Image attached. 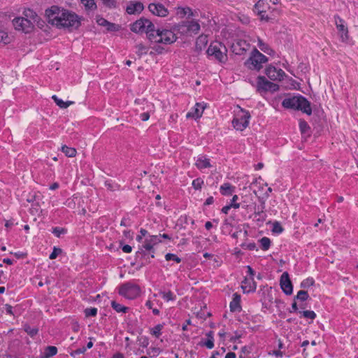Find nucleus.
Masks as SVG:
<instances>
[{
  "label": "nucleus",
  "instance_id": "20",
  "mask_svg": "<svg viewBox=\"0 0 358 358\" xmlns=\"http://www.w3.org/2000/svg\"><path fill=\"white\" fill-rule=\"evenodd\" d=\"M204 108H205V107L201 103H196L195 104L194 111L189 112L187 114V117H192L195 120L201 117L203 114Z\"/></svg>",
  "mask_w": 358,
  "mask_h": 358
},
{
  "label": "nucleus",
  "instance_id": "3",
  "mask_svg": "<svg viewBox=\"0 0 358 358\" xmlns=\"http://www.w3.org/2000/svg\"><path fill=\"white\" fill-rule=\"evenodd\" d=\"M227 52L226 47L222 43L217 41L211 43L206 51L208 56L214 57L216 60L221 63H224L227 61Z\"/></svg>",
  "mask_w": 358,
  "mask_h": 358
},
{
  "label": "nucleus",
  "instance_id": "51",
  "mask_svg": "<svg viewBox=\"0 0 358 358\" xmlns=\"http://www.w3.org/2000/svg\"><path fill=\"white\" fill-rule=\"evenodd\" d=\"M203 184V180L201 178H197L192 181V186L195 189H200Z\"/></svg>",
  "mask_w": 358,
  "mask_h": 358
},
{
  "label": "nucleus",
  "instance_id": "12",
  "mask_svg": "<svg viewBox=\"0 0 358 358\" xmlns=\"http://www.w3.org/2000/svg\"><path fill=\"white\" fill-rule=\"evenodd\" d=\"M148 10L152 15L161 17H166L169 14L168 8L160 2L150 3L148 5Z\"/></svg>",
  "mask_w": 358,
  "mask_h": 358
},
{
  "label": "nucleus",
  "instance_id": "47",
  "mask_svg": "<svg viewBox=\"0 0 358 358\" xmlns=\"http://www.w3.org/2000/svg\"><path fill=\"white\" fill-rule=\"evenodd\" d=\"M165 259L166 261L173 260V261L176 262V263H180L182 261L181 258L178 257L176 255L172 254V253H167L165 255Z\"/></svg>",
  "mask_w": 358,
  "mask_h": 358
},
{
  "label": "nucleus",
  "instance_id": "41",
  "mask_svg": "<svg viewBox=\"0 0 358 358\" xmlns=\"http://www.w3.org/2000/svg\"><path fill=\"white\" fill-rule=\"evenodd\" d=\"M24 330L31 337L35 336L38 334V329L32 328L28 324H24Z\"/></svg>",
  "mask_w": 358,
  "mask_h": 358
},
{
  "label": "nucleus",
  "instance_id": "38",
  "mask_svg": "<svg viewBox=\"0 0 358 358\" xmlns=\"http://www.w3.org/2000/svg\"><path fill=\"white\" fill-rule=\"evenodd\" d=\"M309 298V295L306 291L300 290L297 292L296 296L294 297V300H299L301 301H305Z\"/></svg>",
  "mask_w": 358,
  "mask_h": 358
},
{
  "label": "nucleus",
  "instance_id": "28",
  "mask_svg": "<svg viewBox=\"0 0 358 358\" xmlns=\"http://www.w3.org/2000/svg\"><path fill=\"white\" fill-rule=\"evenodd\" d=\"M52 99L60 108H66L74 103L73 101H64L62 99L58 98L56 95H53Z\"/></svg>",
  "mask_w": 358,
  "mask_h": 358
},
{
  "label": "nucleus",
  "instance_id": "43",
  "mask_svg": "<svg viewBox=\"0 0 358 358\" xmlns=\"http://www.w3.org/2000/svg\"><path fill=\"white\" fill-rule=\"evenodd\" d=\"M87 9L94 10L96 8L94 0H80Z\"/></svg>",
  "mask_w": 358,
  "mask_h": 358
},
{
  "label": "nucleus",
  "instance_id": "61",
  "mask_svg": "<svg viewBox=\"0 0 358 358\" xmlns=\"http://www.w3.org/2000/svg\"><path fill=\"white\" fill-rule=\"evenodd\" d=\"M140 233L141 235H138L136 237V241L138 242H141L142 241L143 236H145L148 234V231L144 229H141Z\"/></svg>",
  "mask_w": 358,
  "mask_h": 358
},
{
  "label": "nucleus",
  "instance_id": "26",
  "mask_svg": "<svg viewBox=\"0 0 358 358\" xmlns=\"http://www.w3.org/2000/svg\"><path fill=\"white\" fill-rule=\"evenodd\" d=\"M208 43L207 36L201 35L196 41L195 49L197 52H201Z\"/></svg>",
  "mask_w": 358,
  "mask_h": 358
},
{
  "label": "nucleus",
  "instance_id": "42",
  "mask_svg": "<svg viewBox=\"0 0 358 358\" xmlns=\"http://www.w3.org/2000/svg\"><path fill=\"white\" fill-rule=\"evenodd\" d=\"M163 324H159L155 326L151 329V334L156 338H159L162 335V329H163Z\"/></svg>",
  "mask_w": 358,
  "mask_h": 358
},
{
  "label": "nucleus",
  "instance_id": "45",
  "mask_svg": "<svg viewBox=\"0 0 358 358\" xmlns=\"http://www.w3.org/2000/svg\"><path fill=\"white\" fill-rule=\"evenodd\" d=\"M314 282H315V281H314L313 278H306L301 282V287L308 288L309 287L313 285Z\"/></svg>",
  "mask_w": 358,
  "mask_h": 358
},
{
  "label": "nucleus",
  "instance_id": "24",
  "mask_svg": "<svg viewBox=\"0 0 358 358\" xmlns=\"http://www.w3.org/2000/svg\"><path fill=\"white\" fill-rule=\"evenodd\" d=\"M173 29L175 33L177 32L180 34L181 35L189 36L187 21L182 22L180 23H178V24H175L173 27Z\"/></svg>",
  "mask_w": 358,
  "mask_h": 358
},
{
  "label": "nucleus",
  "instance_id": "60",
  "mask_svg": "<svg viewBox=\"0 0 358 358\" xmlns=\"http://www.w3.org/2000/svg\"><path fill=\"white\" fill-rule=\"evenodd\" d=\"M106 27H107L108 31H115L118 30V26L114 23L110 22H109V24H108V26H106Z\"/></svg>",
  "mask_w": 358,
  "mask_h": 358
},
{
  "label": "nucleus",
  "instance_id": "37",
  "mask_svg": "<svg viewBox=\"0 0 358 358\" xmlns=\"http://www.w3.org/2000/svg\"><path fill=\"white\" fill-rule=\"evenodd\" d=\"M136 54L141 57L143 55H145L148 52V48L142 43L137 44L136 45Z\"/></svg>",
  "mask_w": 358,
  "mask_h": 358
},
{
  "label": "nucleus",
  "instance_id": "57",
  "mask_svg": "<svg viewBox=\"0 0 358 358\" xmlns=\"http://www.w3.org/2000/svg\"><path fill=\"white\" fill-rule=\"evenodd\" d=\"M241 247L243 249H248L249 250H254L256 249V244L252 242L250 243H242L241 244Z\"/></svg>",
  "mask_w": 358,
  "mask_h": 358
},
{
  "label": "nucleus",
  "instance_id": "2",
  "mask_svg": "<svg viewBox=\"0 0 358 358\" xmlns=\"http://www.w3.org/2000/svg\"><path fill=\"white\" fill-rule=\"evenodd\" d=\"M282 104L286 108L301 110L308 115L312 114L310 103L301 95L285 99Z\"/></svg>",
  "mask_w": 358,
  "mask_h": 358
},
{
  "label": "nucleus",
  "instance_id": "10",
  "mask_svg": "<svg viewBox=\"0 0 358 358\" xmlns=\"http://www.w3.org/2000/svg\"><path fill=\"white\" fill-rule=\"evenodd\" d=\"M257 90L259 92H274L278 90L279 87L271 81H268L264 76H259L257 80Z\"/></svg>",
  "mask_w": 358,
  "mask_h": 358
},
{
  "label": "nucleus",
  "instance_id": "13",
  "mask_svg": "<svg viewBox=\"0 0 358 358\" xmlns=\"http://www.w3.org/2000/svg\"><path fill=\"white\" fill-rule=\"evenodd\" d=\"M340 24H337V34L339 35L341 42L348 44L351 43V38L348 34V29L346 23L342 19H339Z\"/></svg>",
  "mask_w": 358,
  "mask_h": 358
},
{
  "label": "nucleus",
  "instance_id": "49",
  "mask_svg": "<svg viewBox=\"0 0 358 358\" xmlns=\"http://www.w3.org/2000/svg\"><path fill=\"white\" fill-rule=\"evenodd\" d=\"M147 239L153 246L162 242L159 236L157 235L150 236Z\"/></svg>",
  "mask_w": 358,
  "mask_h": 358
},
{
  "label": "nucleus",
  "instance_id": "30",
  "mask_svg": "<svg viewBox=\"0 0 358 358\" xmlns=\"http://www.w3.org/2000/svg\"><path fill=\"white\" fill-rule=\"evenodd\" d=\"M23 14L24 15V18H28L33 22V24L37 22V20L38 19V15L31 9L25 10Z\"/></svg>",
  "mask_w": 358,
  "mask_h": 358
},
{
  "label": "nucleus",
  "instance_id": "32",
  "mask_svg": "<svg viewBox=\"0 0 358 358\" xmlns=\"http://www.w3.org/2000/svg\"><path fill=\"white\" fill-rule=\"evenodd\" d=\"M252 282H248V285H242L241 288L244 293L254 292L256 290L257 285L253 278H251Z\"/></svg>",
  "mask_w": 358,
  "mask_h": 358
},
{
  "label": "nucleus",
  "instance_id": "48",
  "mask_svg": "<svg viewBox=\"0 0 358 358\" xmlns=\"http://www.w3.org/2000/svg\"><path fill=\"white\" fill-rule=\"evenodd\" d=\"M85 317H94L97 314L96 308H87L84 310Z\"/></svg>",
  "mask_w": 358,
  "mask_h": 358
},
{
  "label": "nucleus",
  "instance_id": "1",
  "mask_svg": "<svg viewBox=\"0 0 358 358\" xmlns=\"http://www.w3.org/2000/svg\"><path fill=\"white\" fill-rule=\"evenodd\" d=\"M45 16L49 23L59 29H66L73 31L80 26L81 18L75 13L57 6H52L45 10Z\"/></svg>",
  "mask_w": 358,
  "mask_h": 358
},
{
  "label": "nucleus",
  "instance_id": "31",
  "mask_svg": "<svg viewBox=\"0 0 358 358\" xmlns=\"http://www.w3.org/2000/svg\"><path fill=\"white\" fill-rule=\"evenodd\" d=\"M57 353V348L55 346H48L45 349V352L42 358H50Z\"/></svg>",
  "mask_w": 358,
  "mask_h": 358
},
{
  "label": "nucleus",
  "instance_id": "4",
  "mask_svg": "<svg viewBox=\"0 0 358 358\" xmlns=\"http://www.w3.org/2000/svg\"><path fill=\"white\" fill-rule=\"evenodd\" d=\"M267 61L268 58L257 49L255 48L252 51L250 57L245 62V64L250 69L259 71L262 68L263 64L267 62Z\"/></svg>",
  "mask_w": 358,
  "mask_h": 358
},
{
  "label": "nucleus",
  "instance_id": "64",
  "mask_svg": "<svg viewBox=\"0 0 358 358\" xmlns=\"http://www.w3.org/2000/svg\"><path fill=\"white\" fill-rule=\"evenodd\" d=\"M140 117L142 121H147L150 118V114L148 113H143L140 115Z\"/></svg>",
  "mask_w": 358,
  "mask_h": 358
},
{
  "label": "nucleus",
  "instance_id": "9",
  "mask_svg": "<svg viewBox=\"0 0 358 358\" xmlns=\"http://www.w3.org/2000/svg\"><path fill=\"white\" fill-rule=\"evenodd\" d=\"M13 24L15 29L26 34L31 32L34 28L33 22L31 20L20 17L13 19Z\"/></svg>",
  "mask_w": 358,
  "mask_h": 358
},
{
  "label": "nucleus",
  "instance_id": "6",
  "mask_svg": "<svg viewBox=\"0 0 358 358\" xmlns=\"http://www.w3.org/2000/svg\"><path fill=\"white\" fill-rule=\"evenodd\" d=\"M118 293L126 299H134L140 295L141 288L137 284L128 282L119 287Z\"/></svg>",
  "mask_w": 358,
  "mask_h": 358
},
{
  "label": "nucleus",
  "instance_id": "62",
  "mask_svg": "<svg viewBox=\"0 0 358 358\" xmlns=\"http://www.w3.org/2000/svg\"><path fill=\"white\" fill-rule=\"evenodd\" d=\"M5 310H6V312L7 314L10 315H13V307L12 306H10V304H6L5 306Z\"/></svg>",
  "mask_w": 358,
  "mask_h": 358
},
{
  "label": "nucleus",
  "instance_id": "56",
  "mask_svg": "<svg viewBox=\"0 0 358 358\" xmlns=\"http://www.w3.org/2000/svg\"><path fill=\"white\" fill-rule=\"evenodd\" d=\"M62 252V249L61 248H56L55 247L53 248V251L52 252V253L49 256V258L50 259H55L57 257V256L61 254Z\"/></svg>",
  "mask_w": 358,
  "mask_h": 358
},
{
  "label": "nucleus",
  "instance_id": "39",
  "mask_svg": "<svg viewBox=\"0 0 358 358\" xmlns=\"http://www.w3.org/2000/svg\"><path fill=\"white\" fill-rule=\"evenodd\" d=\"M261 248L263 250H267L271 245V240L268 237H263L259 240Z\"/></svg>",
  "mask_w": 358,
  "mask_h": 358
},
{
  "label": "nucleus",
  "instance_id": "50",
  "mask_svg": "<svg viewBox=\"0 0 358 358\" xmlns=\"http://www.w3.org/2000/svg\"><path fill=\"white\" fill-rule=\"evenodd\" d=\"M199 345L200 346H206L208 349H212L214 348V340L207 339L206 341H201Z\"/></svg>",
  "mask_w": 358,
  "mask_h": 358
},
{
  "label": "nucleus",
  "instance_id": "59",
  "mask_svg": "<svg viewBox=\"0 0 358 358\" xmlns=\"http://www.w3.org/2000/svg\"><path fill=\"white\" fill-rule=\"evenodd\" d=\"M243 234V236L245 237H246L248 236V231L247 230H244L243 231L242 230H239V231H237L236 232H234L233 234H232V237L234 238H237L241 234Z\"/></svg>",
  "mask_w": 358,
  "mask_h": 358
},
{
  "label": "nucleus",
  "instance_id": "14",
  "mask_svg": "<svg viewBox=\"0 0 358 358\" xmlns=\"http://www.w3.org/2000/svg\"><path fill=\"white\" fill-rule=\"evenodd\" d=\"M280 285L282 290L286 295H291L293 292V285L287 272H284L280 280Z\"/></svg>",
  "mask_w": 358,
  "mask_h": 358
},
{
  "label": "nucleus",
  "instance_id": "18",
  "mask_svg": "<svg viewBox=\"0 0 358 358\" xmlns=\"http://www.w3.org/2000/svg\"><path fill=\"white\" fill-rule=\"evenodd\" d=\"M146 23L144 33L147 34L148 38L153 42L155 38V34H157V29H155V24L149 20L145 21Z\"/></svg>",
  "mask_w": 358,
  "mask_h": 358
},
{
  "label": "nucleus",
  "instance_id": "53",
  "mask_svg": "<svg viewBox=\"0 0 358 358\" xmlns=\"http://www.w3.org/2000/svg\"><path fill=\"white\" fill-rule=\"evenodd\" d=\"M104 6L110 8H114L117 7V1L115 0H101Z\"/></svg>",
  "mask_w": 358,
  "mask_h": 358
},
{
  "label": "nucleus",
  "instance_id": "22",
  "mask_svg": "<svg viewBox=\"0 0 358 358\" xmlns=\"http://www.w3.org/2000/svg\"><path fill=\"white\" fill-rule=\"evenodd\" d=\"M195 165L199 169H203L211 166L210 159L206 156L199 157L196 159Z\"/></svg>",
  "mask_w": 358,
  "mask_h": 358
},
{
  "label": "nucleus",
  "instance_id": "16",
  "mask_svg": "<svg viewBox=\"0 0 358 358\" xmlns=\"http://www.w3.org/2000/svg\"><path fill=\"white\" fill-rule=\"evenodd\" d=\"M144 8L143 4L140 1H131L127 6L126 11L129 15L140 13Z\"/></svg>",
  "mask_w": 358,
  "mask_h": 358
},
{
  "label": "nucleus",
  "instance_id": "19",
  "mask_svg": "<svg viewBox=\"0 0 358 358\" xmlns=\"http://www.w3.org/2000/svg\"><path fill=\"white\" fill-rule=\"evenodd\" d=\"M229 308L231 312H240L241 310L240 294L238 293H234L233 294V299L230 302Z\"/></svg>",
  "mask_w": 358,
  "mask_h": 358
},
{
  "label": "nucleus",
  "instance_id": "29",
  "mask_svg": "<svg viewBox=\"0 0 358 358\" xmlns=\"http://www.w3.org/2000/svg\"><path fill=\"white\" fill-rule=\"evenodd\" d=\"M258 46L260 50L268 55H273L275 53L274 50H273L268 44L263 42L260 38L258 39Z\"/></svg>",
  "mask_w": 358,
  "mask_h": 358
},
{
  "label": "nucleus",
  "instance_id": "5",
  "mask_svg": "<svg viewBox=\"0 0 358 358\" xmlns=\"http://www.w3.org/2000/svg\"><path fill=\"white\" fill-rule=\"evenodd\" d=\"M176 40V34L174 32L173 28L171 29L157 28L155 38L153 42L169 45L173 43Z\"/></svg>",
  "mask_w": 358,
  "mask_h": 358
},
{
  "label": "nucleus",
  "instance_id": "63",
  "mask_svg": "<svg viewBox=\"0 0 358 358\" xmlns=\"http://www.w3.org/2000/svg\"><path fill=\"white\" fill-rule=\"evenodd\" d=\"M122 250L125 253H129L131 252L132 248L129 245H124L122 246Z\"/></svg>",
  "mask_w": 358,
  "mask_h": 358
},
{
  "label": "nucleus",
  "instance_id": "27",
  "mask_svg": "<svg viewBox=\"0 0 358 358\" xmlns=\"http://www.w3.org/2000/svg\"><path fill=\"white\" fill-rule=\"evenodd\" d=\"M265 208L264 202L262 201L261 206H258L257 208H255V217L258 216L259 217L257 219V221L264 222L265 220L266 215L264 213V210Z\"/></svg>",
  "mask_w": 358,
  "mask_h": 358
},
{
  "label": "nucleus",
  "instance_id": "46",
  "mask_svg": "<svg viewBox=\"0 0 358 358\" xmlns=\"http://www.w3.org/2000/svg\"><path fill=\"white\" fill-rule=\"evenodd\" d=\"M302 315L308 319L314 320L316 317V314L313 310H303V311H299Z\"/></svg>",
  "mask_w": 358,
  "mask_h": 358
},
{
  "label": "nucleus",
  "instance_id": "23",
  "mask_svg": "<svg viewBox=\"0 0 358 358\" xmlns=\"http://www.w3.org/2000/svg\"><path fill=\"white\" fill-rule=\"evenodd\" d=\"M244 45H248L245 41H238L236 44H233L231 47L233 52L236 55L243 54L246 51V48L244 47Z\"/></svg>",
  "mask_w": 358,
  "mask_h": 358
},
{
  "label": "nucleus",
  "instance_id": "33",
  "mask_svg": "<svg viewBox=\"0 0 358 358\" xmlns=\"http://www.w3.org/2000/svg\"><path fill=\"white\" fill-rule=\"evenodd\" d=\"M111 306L117 313H126L129 310L128 307L124 306L115 301L111 302Z\"/></svg>",
  "mask_w": 358,
  "mask_h": 358
},
{
  "label": "nucleus",
  "instance_id": "17",
  "mask_svg": "<svg viewBox=\"0 0 358 358\" xmlns=\"http://www.w3.org/2000/svg\"><path fill=\"white\" fill-rule=\"evenodd\" d=\"M148 19L141 17L131 24L130 29L135 33H144Z\"/></svg>",
  "mask_w": 358,
  "mask_h": 358
},
{
  "label": "nucleus",
  "instance_id": "34",
  "mask_svg": "<svg viewBox=\"0 0 358 358\" xmlns=\"http://www.w3.org/2000/svg\"><path fill=\"white\" fill-rule=\"evenodd\" d=\"M62 151L65 154L66 157H73L76 155V150L73 148H70L66 145L62 147Z\"/></svg>",
  "mask_w": 358,
  "mask_h": 358
},
{
  "label": "nucleus",
  "instance_id": "25",
  "mask_svg": "<svg viewBox=\"0 0 358 358\" xmlns=\"http://www.w3.org/2000/svg\"><path fill=\"white\" fill-rule=\"evenodd\" d=\"M189 36L196 34L200 30V24L196 21H187Z\"/></svg>",
  "mask_w": 358,
  "mask_h": 358
},
{
  "label": "nucleus",
  "instance_id": "35",
  "mask_svg": "<svg viewBox=\"0 0 358 358\" xmlns=\"http://www.w3.org/2000/svg\"><path fill=\"white\" fill-rule=\"evenodd\" d=\"M177 14L180 16V17H185L187 14H188L189 17L193 15V13L192 11V9L189 7L186 8H182L178 7L177 8Z\"/></svg>",
  "mask_w": 358,
  "mask_h": 358
},
{
  "label": "nucleus",
  "instance_id": "55",
  "mask_svg": "<svg viewBox=\"0 0 358 358\" xmlns=\"http://www.w3.org/2000/svg\"><path fill=\"white\" fill-rule=\"evenodd\" d=\"M283 228L278 222H275L273 224L272 231L274 233L280 234L282 232Z\"/></svg>",
  "mask_w": 358,
  "mask_h": 358
},
{
  "label": "nucleus",
  "instance_id": "21",
  "mask_svg": "<svg viewBox=\"0 0 358 358\" xmlns=\"http://www.w3.org/2000/svg\"><path fill=\"white\" fill-rule=\"evenodd\" d=\"M236 187L229 182H224L220 187V193L224 196H230L235 192Z\"/></svg>",
  "mask_w": 358,
  "mask_h": 358
},
{
  "label": "nucleus",
  "instance_id": "58",
  "mask_svg": "<svg viewBox=\"0 0 358 358\" xmlns=\"http://www.w3.org/2000/svg\"><path fill=\"white\" fill-rule=\"evenodd\" d=\"M96 22L99 25L103 27H106L109 24V22L108 20L100 16L96 17Z\"/></svg>",
  "mask_w": 358,
  "mask_h": 358
},
{
  "label": "nucleus",
  "instance_id": "7",
  "mask_svg": "<svg viewBox=\"0 0 358 358\" xmlns=\"http://www.w3.org/2000/svg\"><path fill=\"white\" fill-rule=\"evenodd\" d=\"M240 111L236 114V116L232 121L234 127L239 131L244 130L249 124V120L250 119V114L249 111L240 108Z\"/></svg>",
  "mask_w": 358,
  "mask_h": 358
},
{
  "label": "nucleus",
  "instance_id": "40",
  "mask_svg": "<svg viewBox=\"0 0 358 358\" xmlns=\"http://www.w3.org/2000/svg\"><path fill=\"white\" fill-rule=\"evenodd\" d=\"M11 41L10 37L8 35V33L3 30H0V42L3 44H8Z\"/></svg>",
  "mask_w": 358,
  "mask_h": 358
},
{
  "label": "nucleus",
  "instance_id": "8",
  "mask_svg": "<svg viewBox=\"0 0 358 358\" xmlns=\"http://www.w3.org/2000/svg\"><path fill=\"white\" fill-rule=\"evenodd\" d=\"M155 252L154 246L146 238L136 252V257L148 260L150 257H155Z\"/></svg>",
  "mask_w": 358,
  "mask_h": 358
},
{
  "label": "nucleus",
  "instance_id": "15",
  "mask_svg": "<svg viewBox=\"0 0 358 358\" xmlns=\"http://www.w3.org/2000/svg\"><path fill=\"white\" fill-rule=\"evenodd\" d=\"M265 73L272 80H281L285 76V73L280 69H276L269 66L265 69Z\"/></svg>",
  "mask_w": 358,
  "mask_h": 358
},
{
  "label": "nucleus",
  "instance_id": "36",
  "mask_svg": "<svg viewBox=\"0 0 358 358\" xmlns=\"http://www.w3.org/2000/svg\"><path fill=\"white\" fill-rule=\"evenodd\" d=\"M159 294L166 301H174L176 298V295H174L171 291H168V292L160 291Z\"/></svg>",
  "mask_w": 358,
  "mask_h": 358
},
{
  "label": "nucleus",
  "instance_id": "52",
  "mask_svg": "<svg viewBox=\"0 0 358 358\" xmlns=\"http://www.w3.org/2000/svg\"><path fill=\"white\" fill-rule=\"evenodd\" d=\"M240 207V203H230L229 205H227L225 206H224L221 211L222 213H224V214H227L229 210L231 208H238Z\"/></svg>",
  "mask_w": 358,
  "mask_h": 358
},
{
  "label": "nucleus",
  "instance_id": "44",
  "mask_svg": "<svg viewBox=\"0 0 358 358\" xmlns=\"http://www.w3.org/2000/svg\"><path fill=\"white\" fill-rule=\"evenodd\" d=\"M299 128L302 134H306L310 130L308 124L305 120H300Z\"/></svg>",
  "mask_w": 358,
  "mask_h": 358
},
{
  "label": "nucleus",
  "instance_id": "54",
  "mask_svg": "<svg viewBox=\"0 0 358 358\" xmlns=\"http://www.w3.org/2000/svg\"><path fill=\"white\" fill-rule=\"evenodd\" d=\"M52 234L57 237H59L61 234H64L66 232V230L61 227H55L52 231Z\"/></svg>",
  "mask_w": 358,
  "mask_h": 358
},
{
  "label": "nucleus",
  "instance_id": "11",
  "mask_svg": "<svg viewBox=\"0 0 358 358\" xmlns=\"http://www.w3.org/2000/svg\"><path fill=\"white\" fill-rule=\"evenodd\" d=\"M255 11L260 16L262 20L268 21L272 17H269L266 12L271 9L268 0H259L255 5Z\"/></svg>",
  "mask_w": 358,
  "mask_h": 358
}]
</instances>
